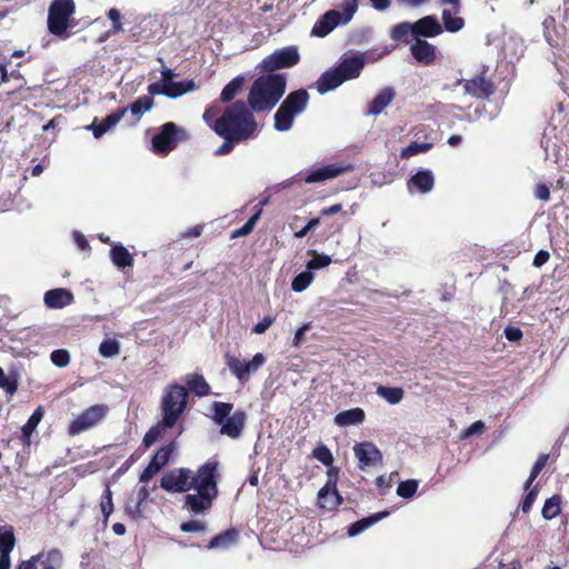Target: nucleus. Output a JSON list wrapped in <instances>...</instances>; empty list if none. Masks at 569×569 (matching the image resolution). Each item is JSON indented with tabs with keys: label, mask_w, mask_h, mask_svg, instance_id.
Masks as SVG:
<instances>
[{
	"label": "nucleus",
	"mask_w": 569,
	"mask_h": 569,
	"mask_svg": "<svg viewBox=\"0 0 569 569\" xmlns=\"http://www.w3.org/2000/svg\"><path fill=\"white\" fill-rule=\"evenodd\" d=\"M186 383L189 389L198 397H206L210 393V386L202 375H189L186 379Z\"/></svg>",
	"instance_id": "c756f323"
},
{
	"label": "nucleus",
	"mask_w": 569,
	"mask_h": 569,
	"mask_svg": "<svg viewBox=\"0 0 569 569\" xmlns=\"http://www.w3.org/2000/svg\"><path fill=\"white\" fill-rule=\"evenodd\" d=\"M206 529V523L200 520H189L180 525V530L183 532H203Z\"/></svg>",
	"instance_id": "4d7b16f0"
},
{
	"label": "nucleus",
	"mask_w": 569,
	"mask_h": 569,
	"mask_svg": "<svg viewBox=\"0 0 569 569\" xmlns=\"http://www.w3.org/2000/svg\"><path fill=\"white\" fill-rule=\"evenodd\" d=\"M396 92L392 88L386 87L369 103L368 113L380 114L395 99Z\"/></svg>",
	"instance_id": "5701e85b"
},
{
	"label": "nucleus",
	"mask_w": 569,
	"mask_h": 569,
	"mask_svg": "<svg viewBox=\"0 0 569 569\" xmlns=\"http://www.w3.org/2000/svg\"><path fill=\"white\" fill-rule=\"evenodd\" d=\"M443 27L449 32H458L465 26V20L461 17H453L450 10L442 11Z\"/></svg>",
	"instance_id": "58836bf2"
},
{
	"label": "nucleus",
	"mask_w": 569,
	"mask_h": 569,
	"mask_svg": "<svg viewBox=\"0 0 569 569\" xmlns=\"http://www.w3.org/2000/svg\"><path fill=\"white\" fill-rule=\"evenodd\" d=\"M174 450H176V443H174V441H171L170 443L160 447L153 453L150 461L152 463H156V466L159 467V470H161L170 461V458Z\"/></svg>",
	"instance_id": "72a5a7b5"
},
{
	"label": "nucleus",
	"mask_w": 569,
	"mask_h": 569,
	"mask_svg": "<svg viewBox=\"0 0 569 569\" xmlns=\"http://www.w3.org/2000/svg\"><path fill=\"white\" fill-rule=\"evenodd\" d=\"M442 31V26L435 16H426L413 22V37L416 39H420V37L433 38L441 34Z\"/></svg>",
	"instance_id": "a211bd4d"
},
{
	"label": "nucleus",
	"mask_w": 569,
	"mask_h": 569,
	"mask_svg": "<svg viewBox=\"0 0 569 569\" xmlns=\"http://www.w3.org/2000/svg\"><path fill=\"white\" fill-rule=\"evenodd\" d=\"M409 33L413 34V23L401 22V23L393 26V28L391 30V38L395 41H406L407 42L406 38L408 37Z\"/></svg>",
	"instance_id": "a18cd8bd"
},
{
	"label": "nucleus",
	"mask_w": 569,
	"mask_h": 569,
	"mask_svg": "<svg viewBox=\"0 0 569 569\" xmlns=\"http://www.w3.org/2000/svg\"><path fill=\"white\" fill-rule=\"evenodd\" d=\"M548 460H549V453H540L538 456L536 462L533 463V466L530 470L531 479H537V477L540 475V472L543 470V468L548 463Z\"/></svg>",
	"instance_id": "13d9d810"
},
{
	"label": "nucleus",
	"mask_w": 569,
	"mask_h": 569,
	"mask_svg": "<svg viewBox=\"0 0 569 569\" xmlns=\"http://www.w3.org/2000/svg\"><path fill=\"white\" fill-rule=\"evenodd\" d=\"M287 79L281 73L259 76L251 84L247 103L260 113L272 110L286 92Z\"/></svg>",
	"instance_id": "7ed1b4c3"
},
{
	"label": "nucleus",
	"mask_w": 569,
	"mask_h": 569,
	"mask_svg": "<svg viewBox=\"0 0 569 569\" xmlns=\"http://www.w3.org/2000/svg\"><path fill=\"white\" fill-rule=\"evenodd\" d=\"M435 186V177L430 170L417 171L408 181V188L416 189L420 193H427L432 190Z\"/></svg>",
	"instance_id": "4be33fe9"
},
{
	"label": "nucleus",
	"mask_w": 569,
	"mask_h": 569,
	"mask_svg": "<svg viewBox=\"0 0 569 569\" xmlns=\"http://www.w3.org/2000/svg\"><path fill=\"white\" fill-rule=\"evenodd\" d=\"M239 539V531L236 528H229L216 535L209 542L208 549H227L237 543Z\"/></svg>",
	"instance_id": "a878e982"
},
{
	"label": "nucleus",
	"mask_w": 569,
	"mask_h": 569,
	"mask_svg": "<svg viewBox=\"0 0 569 569\" xmlns=\"http://www.w3.org/2000/svg\"><path fill=\"white\" fill-rule=\"evenodd\" d=\"M110 258L112 263L118 268H127L133 266V257L122 244L113 246L110 250Z\"/></svg>",
	"instance_id": "c85d7f7f"
},
{
	"label": "nucleus",
	"mask_w": 569,
	"mask_h": 569,
	"mask_svg": "<svg viewBox=\"0 0 569 569\" xmlns=\"http://www.w3.org/2000/svg\"><path fill=\"white\" fill-rule=\"evenodd\" d=\"M363 67V58L359 56H352L342 59L341 62L336 67V69L343 78V80L347 81L358 78Z\"/></svg>",
	"instance_id": "aec40b11"
},
{
	"label": "nucleus",
	"mask_w": 569,
	"mask_h": 569,
	"mask_svg": "<svg viewBox=\"0 0 569 569\" xmlns=\"http://www.w3.org/2000/svg\"><path fill=\"white\" fill-rule=\"evenodd\" d=\"M550 258V253L546 250H539L535 257H533V261H532V264L536 267V268H540L542 267L543 264H546L548 262Z\"/></svg>",
	"instance_id": "774afa93"
},
{
	"label": "nucleus",
	"mask_w": 569,
	"mask_h": 569,
	"mask_svg": "<svg viewBox=\"0 0 569 569\" xmlns=\"http://www.w3.org/2000/svg\"><path fill=\"white\" fill-rule=\"evenodd\" d=\"M220 107L218 104L208 106L203 112V121L213 130V124L220 118Z\"/></svg>",
	"instance_id": "5fc2aeb1"
},
{
	"label": "nucleus",
	"mask_w": 569,
	"mask_h": 569,
	"mask_svg": "<svg viewBox=\"0 0 569 569\" xmlns=\"http://www.w3.org/2000/svg\"><path fill=\"white\" fill-rule=\"evenodd\" d=\"M327 478L328 479L326 485L318 492V499L320 507H327L326 498L329 493H331L333 498L332 501L329 503V508L335 509L342 503V497L337 489V482L339 479V468L333 467L332 465L331 467H328Z\"/></svg>",
	"instance_id": "ddd939ff"
},
{
	"label": "nucleus",
	"mask_w": 569,
	"mask_h": 569,
	"mask_svg": "<svg viewBox=\"0 0 569 569\" xmlns=\"http://www.w3.org/2000/svg\"><path fill=\"white\" fill-rule=\"evenodd\" d=\"M387 516H389V511L385 510V511H380V512L370 515L367 518H362V519L353 522L349 527L348 533L351 537L357 536V535L361 533L363 530H366L367 528H369L370 526H372V525L377 523L378 521H380L381 519L386 518Z\"/></svg>",
	"instance_id": "cd10ccee"
},
{
	"label": "nucleus",
	"mask_w": 569,
	"mask_h": 569,
	"mask_svg": "<svg viewBox=\"0 0 569 569\" xmlns=\"http://www.w3.org/2000/svg\"><path fill=\"white\" fill-rule=\"evenodd\" d=\"M42 569H60L63 563V555L60 549L51 548L48 551L37 553Z\"/></svg>",
	"instance_id": "bb28decb"
},
{
	"label": "nucleus",
	"mask_w": 569,
	"mask_h": 569,
	"mask_svg": "<svg viewBox=\"0 0 569 569\" xmlns=\"http://www.w3.org/2000/svg\"><path fill=\"white\" fill-rule=\"evenodd\" d=\"M431 148H432V143H428V142H425V143L412 142V143H410L408 147H406L401 151V157L402 158H410V157L416 156L418 153L427 152Z\"/></svg>",
	"instance_id": "3c124183"
},
{
	"label": "nucleus",
	"mask_w": 569,
	"mask_h": 569,
	"mask_svg": "<svg viewBox=\"0 0 569 569\" xmlns=\"http://www.w3.org/2000/svg\"><path fill=\"white\" fill-rule=\"evenodd\" d=\"M212 420L220 426V433L231 439L241 437L246 426L247 415L243 410H237L232 415L233 405L230 402L214 401L211 406Z\"/></svg>",
	"instance_id": "20e7f679"
},
{
	"label": "nucleus",
	"mask_w": 569,
	"mask_h": 569,
	"mask_svg": "<svg viewBox=\"0 0 569 569\" xmlns=\"http://www.w3.org/2000/svg\"><path fill=\"white\" fill-rule=\"evenodd\" d=\"M503 332H505L506 339L511 342L519 341L523 336L522 331L519 328L512 327V326L506 327Z\"/></svg>",
	"instance_id": "338daca9"
},
{
	"label": "nucleus",
	"mask_w": 569,
	"mask_h": 569,
	"mask_svg": "<svg viewBox=\"0 0 569 569\" xmlns=\"http://www.w3.org/2000/svg\"><path fill=\"white\" fill-rule=\"evenodd\" d=\"M152 106L153 99L150 96L144 94L139 97L136 101H133L128 108V110H130L131 113L134 116H140L143 112L149 111L152 108Z\"/></svg>",
	"instance_id": "79ce46f5"
},
{
	"label": "nucleus",
	"mask_w": 569,
	"mask_h": 569,
	"mask_svg": "<svg viewBox=\"0 0 569 569\" xmlns=\"http://www.w3.org/2000/svg\"><path fill=\"white\" fill-rule=\"evenodd\" d=\"M43 413V408L39 406L21 428L22 439L24 440L26 443L30 442V437L38 427V425L40 423V421L42 420Z\"/></svg>",
	"instance_id": "473e14b6"
},
{
	"label": "nucleus",
	"mask_w": 569,
	"mask_h": 569,
	"mask_svg": "<svg viewBox=\"0 0 569 569\" xmlns=\"http://www.w3.org/2000/svg\"><path fill=\"white\" fill-rule=\"evenodd\" d=\"M109 412V408L104 403L90 406L79 416H77L68 426V435L78 436L101 423Z\"/></svg>",
	"instance_id": "9d476101"
},
{
	"label": "nucleus",
	"mask_w": 569,
	"mask_h": 569,
	"mask_svg": "<svg viewBox=\"0 0 569 569\" xmlns=\"http://www.w3.org/2000/svg\"><path fill=\"white\" fill-rule=\"evenodd\" d=\"M224 359L228 369L240 382L248 381L250 375L266 362V357L260 352L256 353L249 361H242L230 353H226Z\"/></svg>",
	"instance_id": "9b49d317"
},
{
	"label": "nucleus",
	"mask_w": 569,
	"mask_h": 569,
	"mask_svg": "<svg viewBox=\"0 0 569 569\" xmlns=\"http://www.w3.org/2000/svg\"><path fill=\"white\" fill-rule=\"evenodd\" d=\"M353 452L358 459V466L361 470L376 466L377 463H381L382 461L381 451L375 443L370 441L356 443L353 447Z\"/></svg>",
	"instance_id": "4468645a"
},
{
	"label": "nucleus",
	"mask_w": 569,
	"mask_h": 569,
	"mask_svg": "<svg viewBox=\"0 0 569 569\" xmlns=\"http://www.w3.org/2000/svg\"><path fill=\"white\" fill-rule=\"evenodd\" d=\"M561 498L555 495L548 498L542 507L541 515L545 519L550 520L556 518L561 511Z\"/></svg>",
	"instance_id": "e433bc0d"
},
{
	"label": "nucleus",
	"mask_w": 569,
	"mask_h": 569,
	"mask_svg": "<svg viewBox=\"0 0 569 569\" xmlns=\"http://www.w3.org/2000/svg\"><path fill=\"white\" fill-rule=\"evenodd\" d=\"M188 405V391L178 383L169 385L161 400L162 425L174 427Z\"/></svg>",
	"instance_id": "0eeeda50"
},
{
	"label": "nucleus",
	"mask_w": 569,
	"mask_h": 569,
	"mask_svg": "<svg viewBox=\"0 0 569 569\" xmlns=\"http://www.w3.org/2000/svg\"><path fill=\"white\" fill-rule=\"evenodd\" d=\"M99 352L104 358H111L120 352V345L116 339H106L99 346Z\"/></svg>",
	"instance_id": "49530a36"
},
{
	"label": "nucleus",
	"mask_w": 569,
	"mask_h": 569,
	"mask_svg": "<svg viewBox=\"0 0 569 569\" xmlns=\"http://www.w3.org/2000/svg\"><path fill=\"white\" fill-rule=\"evenodd\" d=\"M76 3L73 0H52L48 9V30L51 34L67 39L68 29L74 27L73 14Z\"/></svg>",
	"instance_id": "39448f33"
},
{
	"label": "nucleus",
	"mask_w": 569,
	"mask_h": 569,
	"mask_svg": "<svg viewBox=\"0 0 569 569\" xmlns=\"http://www.w3.org/2000/svg\"><path fill=\"white\" fill-rule=\"evenodd\" d=\"M308 253L312 256L307 262V269L311 272L312 270L326 268L331 263V258L327 254L318 253L316 250H309Z\"/></svg>",
	"instance_id": "a19ab883"
},
{
	"label": "nucleus",
	"mask_w": 569,
	"mask_h": 569,
	"mask_svg": "<svg viewBox=\"0 0 569 569\" xmlns=\"http://www.w3.org/2000/svg\"><path fill=\"white\" fill-rule=\"evenodd\" d=\"M359 0H343L342 1V23H348L358 10Z\"/></svg>",
	"instance_id": "6e6d98bb"
},
{
	"label": "nucleus",
	"mask_w": 569,
	"mask_h": 569,
	"mask_svg": "<svg viewBox=\"0 0 569 569\" xmlns=\"http://www.w3.org/2000/svg\"><path fill=\"white\" fill-rule=\"evenodd\" d=\"M247 102L238 100L229 104L213 124L218 136L231 133L237 139L248 140L258 132V123Z\"/></svg>",
	"instance_id": "f03ea898"
},
{
	"label": "nucleus",
	"mask_w": 569,
	"mask_h": 569,
	"mask_svg": "<svg viewBox=\"0 0 569 569\" xmlns=\"http://www.w3.org/2000/svg\"><path fill=\"white\" fill-rule=\"evenodd\" d=\"M350 169L351 166H342L338 163L328 164L309 172L305 180L308 183L320 182L333 179Z\"/></svg>",
	"instance_id": "6ab92c4d"
},
{
	"label": "nucleus",
	"mask_w": 569,
	"mask_h": 569,
	"mask_svg": "<svg viewBox=\"0 0 569 569\" xmlns=\"http://www.w3.org/2000/svg\"><path fill=\"white\" fill-rule=\"evenodd\" d=\"M127 111L128 108L126 107L118 108L114 112L108 114L101 121H99L98 118H94L92 123L88 126L87 129L92 131L94 138H101L107 131L120 122Z\"/></svg>",
	"instance_id": "f3484780"
},
{
	"label": "nucleus",
	"mask_w": 569,
	"mask_h": 569,
	"mask_svg": "<svg viewBox=\"0 0 569 569\" xmlns=\"http://www.w3.org/2000/svg\"><path fill=\"white\" fill-rule=\"evenodd\" d=\"M366 413L361 408H352L335 416V423L339 427L360 425L365 421Z\"/></svg>",
	"instance_id": "393cba45"
},
{
	"label": "nucleus",
	"mask_w": 569,
	"mask_h": 569,
	"mask_svg": "<svg viewBox=\"0 0 569 569\" xmlns=\"http://www.w3.org/2000/svg\"><path fill=\"white\" fill-rule=\"evenodd\" d=\"M159 471V467H157L156 463L149 461L148 466L143 469L139 477L140 482H148Z\"/></svg>",
	"instance_id": "0e129e2a"
},
{
	"label": "nucleus",
	"mask_w": 569,
	"mask_h": 569,
	"mask_svg": "<svg viewBox=\"0 0 569 569\" xmlns=\"http://www.w3.org/2000/svg\"><path fill=\"white\" fill-rule=\"evenodd\" d=\"M221 138L224 139V141L222 142V144L214 151V154L216 156H224V154H228L230 153L232 150H233V147H234V142H241V141H244L243 139H237L234 138L233 134L231 133H228V134H224V136H220Z\"/></svg>",
	"instance_id": "603ef678"
},
{
	"label": "nucleus",
	"mask_w": 569,
	"mask_h": 569,
	"mask_svg": "<svg viewBox=\"0 0 569 569\" xmlns=\"http://www.w3.org/2000/svg\"><path fill=\"white\" fill-rule=\"evenodd\" d=\"M0 530L2 528L0 527ZM16 546V536L11 526L0 531V555L10 556Z\"/></svg>",
	"instance_id": "f704fd0d"
},
{
	"label": "nucleus",
	"mask_w": 569,
	"mask_h": 569,
	"mask_svg": "<svg viewBox=\"0 0 569 569\" xmlns=\"http://www.w3.org/2000/svg\"><path fill=\"white\" fill-rule=\"evenodd\" d=\"M218 462L207 461L196 473L188 468H176L160 479V487L167 492L181 493L196 489L197 493L184 496V506L194 513H203L212 507L218 490Z\"/></svg>",
	"instance_id": "f257e3e1"
},
{
	"label": "nucleus",
	"mask_w": 569,
	"mask_h": 569,
	"mask_svg": "<svg viewBox=\"0 0 569 569\" xmlns=\"http://www.w3.org/2000/svg\"><path fill=\"white\" fill-rule=\"evenodd\" d=\"M377 395L383 398L390 405H397L403 399L405 391L400 387L379 386L377 388Z\"/></svg>",
	"instance_id": "c9c22d12"
},
{
	"label": "nucleus",
	"mask_w": 569,
	"mask_h": 569,
	"mask_svg": "<svg viewBox=\"0 0 569 569\" xmlns=\"http://www.w3.org/2000/svg\"><path fill=\"white\" fill-rule=\"evenodd\" d=\"M537 496H538V488L536 486L529 490V492L526 495V497L523 498V500L521 502V510L523 513H528L531 510Z\"/></svg>",
	"instance_id": "bf43d9fd"
},
{
	"label": "nucleus",
	"mask_w": 569,
	"mask_h": 569,
	"mask_svg": "<svg viewBox=\"0 0 569 569\" xmlns=\"http://www.w3.org/2000/svg\"><path fill=\"white\" fill-rule=\"evenodd\" d=\"M44 303L51 309H61L73 301V295L64 288L51 289L44 293Z\"/></svg>",
	"instance_id": "412c9836"
},
{
	"label": "nucleus",
	"mask_w": 569,
	"mask_h": 569,
	"mask_svg": "<svg viewBox=\"0 0 569 569\" xmlns=\"http://www.w3.org/2000/svg\"><path fill=\"white\" fill-rule=\"evenodd\" d=\"M312 457L323 463L326 467H331L333 463V456L326 445H319L312 450Z\"/></svg>",
	"instance_id": "de8ad7c7"
},
{
	"label": "nucleus",
	"mask_w": 569,
	"mask_h": 569,
	"mask_svg": "<svg viewBox=\"0 0 569 569\" xmlns=\"http://www.w3.org/2000/svg\"><path fill=\"white\" fill-rule=\"evenodd\" d=\"M486 426L485 423L481 421V420H478L473 423H471L465 431H463V435L462 437L463 438H468V437H471L473 435H478V433H482L483 430H485Z\"/></svg>",
	"instance_id": "69168bd1"
},
{
	"label": "nucleus",
	"mask_w": 569,
	"mask_h": 569,
	"mask_svg": "<svg viewBox=\"0 0 569 569\" xmlns=\"http://www.w3.org/2000/svg\"><path fill=\"white\" fill-rule=\"evenodd\" d=\"M533 194L536 199L548 201L550 199V189L545 182H539L535 186Z\"/></svg>",
	"instance_id": "680f3d73"
},
{
	"label": "nucleus",
	"mask_w": 569,
	"mask_h": 569,
	"mask_svg": "<svg viewBox=\"0 0 569 569\" xmlns=\"http://www.w3.org/2000/svg\"><path fill=\"white\" fill-rule=\"evenodd\" d=\"M276 318L272 316H264L261 321L254 325L252 332L257 335L264 333L274 322Z\"/></svg>",
	"instance_id": "052dcab7"
},
{
	"label": "nucleus",
	"mask_w": 569,
	"mask_h": 569,
	"mask_svg": "<svg viewBox=\"0 0 569 569\" xmlns=\"http://www.w3.org/2000/svg\"><path fill=\"white\" fill-rule=\"evenodd\" d=\"M168 428L169 427L162 425V419L152 426L143 436L142 446L144 449L150 448L157 440H159L162 437L163 430Z\"/></svg>",
	"instance_id": "4c0bfd02"
},
{
	"label": "nucleus",
	"mask_w": 569,
	"mask_h": 569,
	"mask_svg": "<svg viewBox=\"0 0 569 569\" xmlns=\"http://www.w3.org/2000/svg\"><path fill=\"white\" fill-rule=\"evenodd\" d=\"M108 18L112 21V33H117L122 30V23L120 21L121 16L119 10H117L116 8L110 9L108 12Z\"/></svg>",
	"instance_id": "e2e57ef3"
},
{
	"label": "nucleus",
	"mask_w": 569,
	"mask_h": 569,
	"mask_svg": "<svg viewBox=\"0 0 569 569\" xmlns=\"http://www.w3.org/2000/svg\"><path fill=\"white\" fill-rule=\"evenodd\" d=\"M50 359L57 367L64 368L70 363V353L66 349H57L51 352Z\"/></svg>",
	"instance_id": "864d4df0"
},
{
	"label": "nucleus",
	"mask_w": 569,
	"mask_h": 569,
	"mask_svg": "<svg viewBox=\"0 0 569 569\" xmlns=\"http://www.w3.org/2000/svg\"><path fill=\"white\" fill-rule=\"evenodd\" d=\"M300 62V53L296 46L278 49L264 57L258 64L261 73H274L277 70L289 69Z\"/></svg>",
	"instance_id": "6e6552de"
},
{
	"label": "nucleus",
	"mask_w": 569,
	"mask_h": 569,
	"mask_svg": "<svg viewBox=\"0 0 569 569\" xmlns=\"http://www.w3.org/2000/svg\"><path fill=\"white\" fill-rule=\"evenodd\" d=\"M100 509L103 515V522L107 523L110 515L113 512L112 491L107 485L100 500Z\"/></svg>",
	"instance_id": "37998d69"
},
{
	"label": "nucleus",
	"mask_w": 569,
	"mask_h": 569,
	"mask_svg": "<svg viewBox=\"0 0 569 569\" xmlns=\"http://www.w3.org/2000/svg\"><path fill=\"white\" fill-rule=\"evenodd\" d=\"M309 98L306 89L290 92L274 113V129L288 131L292 127L295 117L307 108Z\"/></svg>",
	"instance_id": "423d86ee"
},
{
	"label": "nucleus",
	"mask_w": 569,
	"mask_h": 569,
	"mask_svg": "<svg viewBox=\"0 0 569 569\" xmlns=\"http://www.w3.org/2000/svg\"><path fill=\"white\" fill-rule=\"evenodd\" d=\"M243 83H244L243 77L238 76V77L233 78L230 82H228L223 87V89L220 93V100L223 103L231 102L236 98L238 92L242 89Z\"/></svg>",
	"instance_id": "2f4dec72"
},
{
	"label": "nucleus",
	"mask_w": 569,
	"mask_h": 569,
	"mask_svg": "<svg viewBox=\"0 0 569 569\" xmlns=\"http://www.w3.org/2000/svg\"><path fill=\"white\" fill-rule=\"evenodd\" d=\"M0 389H3L7 393L13 395L18 390V379L16 377H8L4 370L0 367Z\"/></svg>",
	"instance_id": "8fccbe9b"
},
{
	"label": "nucleus",
	"mask_w": 569,
	"mask_h": 569,
	"mask_svg": "<svg viewBox=\"0 0 569 569\" xmlns=\"http://www.w3.org/2000/svg\"><path fill=\"white\" fill-rule=\"evenodd\" d=\"M486 73L487 71L483 69L471 79H459L457 84H462L465 93L480 100H487L493 94L496 86L492 80L487 78Z\"/></svg>",
	"instance_id": "f8f14e48"
},
{
	"label": "nucleus",
	"mask_w": 569,
	"mask_h": 569,
	"mask_svg": "<svg viewBox=\"0 0 569 569\" xmlns=\"http://www.w3.org/2000/svg\"><path fill=\"white\" fill-rule=\"evenodd\" d=\"M194 88L196 84L193 80H183L179 82L171 81L169 83H166V96L174 99L181 97L187 92L194 90Z\"/></svg>",
	"instance_id": "7c9ffc66"
},
{
	"label": "nucleus",
	"mask_w": 569,
	"mask_h": 569,
	"mask_svg": "<svg viewBox=\"0 0 569 569\" xmlns=\"http://www.w3.org/2000/svg\"><path fill=\"white\" fill-rule=\"evenodd\" d=\"M260 213H261V211L256 212L253 216H251L247 220V222L241 228L233 230L231 238L234 239L238 237H244V236L249 234L250 232H252L257 221L260 218Z\"/></svg>",
	"instance_id": "09e8293b"
},
{
	"label": "nucleus",
	"mask_w": 569,
	"mask_h": 569,
	"mask_svg": "<svg viewBox=\"0 0 569 569\" xmlns=\"http://www.w3.org/2000/svg\"><path fill=\"white\" fill-rule=\"evenodd\" d=\"M410 53L417 62L423 66H431L437 59V48L422 39H416L410 46Z\"/></svg>",
	"instance_id": "dca6fc26"
},
{
	"label": "nucleus",
	"mask_w": 569,
	"mask_h": 569,
	"mask_svg": "<svg viewBox=\"0 0 569 569\" xmlns=\"http://www.w3.org/2000/svg\"><path fill=\"white\" fill-rule=\"evenodd\" d=\"M418 481L415 479L401 481L397 488V495L401 498L409 499L415 496L418 490Z\"/></svg>",
	"instance_id": "c03bdc74"
},
{
	"label": "nucleus",
	"mask_w": 569,
	"mask_h": 569,
	"mask_svg": "<svg viewBox=\"0 0 569 569\" xmlns=\"http://www.w3.org/2000/svg\"><path fill=\"white\" fill-rule=\"evenodd\" d=\"M345 82L343 78L335 68L333 70H328L323 72L319 79L317 80V90L319 93L323 94L328 91L335 90L340 84Z\"/></svg>",
	"instance_id": "b1692460"
},
{
	"label": "nucleus",
	"mask_w": 569,
	"mask_h": 569,
	"mask_svg": "<svg viewBox=\"0 0 569 569\" xmlns=\"http://www.w3.org/2000/svg\"><path fill=\"white\" fill-rule=\"evenodd\" d=\"M340 23H342L341 12L337 10H329L316 21L312 27L311 34L323 38Z\"/></svg>",
	"instance_id": "2eb2a0df"
},
{
	"label": "nucleus",
	"mask_w": 569,
	"mask_h": 569,
	"mask_svg": "<svg viewBox=\"0 0 569 569\" xmlns=\"http://www.w3.org/2000/svg\"><path fill=\"white\" fill-rule=\"evenodd\" d=\"M189 139L188 132L178 127L174 122H166L160 131L152 138V148L154 152L168 154L177 148L180 141Z\"/></svg>",
	"instance_id": "1a4fd4ad"
},
{
	"label": "nucleus",
	"mask_w": 569,
	"mask_h": 569,
	"mask_svg": "<svg viewBox=\"0 0 569 569\" xmlns=\"http://www.w3.org/2000/svg\"><path fill=\"white\" fill-rule=\"evenodd\" d=\"M313 279L315 274L307 269L306 271L300 272L292 279L291 289L295 292H301L312 283Z\"/></svg>",
	"instance_id": "ea45409f"
}]
</instances>
